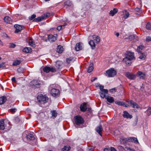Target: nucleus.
Returning a JSON list of instances; mask_svg holds the SVG:
<instances>
[{"label": "nucleus", "mask_w": 151, "mask_h": 151, "mask_svg": "<svg viewBox=\"0 0 151 151\" xmlns=\"http://www.w3.org/2000/svg\"><path fill=\"white\" fill-rule=\"evenodd\" d=\"M123 116L124 118L131 119L132 117V116L127 111H125L124 112Z\"/></svg>", "instance_id": "16"}, {"label": "nucleus", "mask_w": 151, "mask_h": 151, "mask_svg": "<svg viewBox=\"0 0 151 151\" xmlns=\"http://www.w3.org/2000/svg\"><path fill=\"white\" fill-rule=\"evenodd\" d=\"M36 17V15L35 14H33L31 17H29V19L30 20H33L34 19H35Z\"/></svg>", "instance_id": "48"}, {"label": "nucleus", "mask_w": 151, "mask_h": 151, "mask_svg": "<svg viewBox=\"0 0 151 151\" xmlns=\"http://www.w3.org/2000/svg\"><path fill=\"white\" fill-rule=\"evenodd\" d=\"M104 86L102 85H101L100 86H99V89H100L101 91V90H102L104 89Z\"/></svg>", "instance_id": "59"}, {"label": "nucleus", "mask_w": 151, "mask_h": 151, "mask_svg": "<svg viewBox=\"0 0 151 151\" xmlns=\"http://www.w3.org/2000/svg\"><path fill=\"white\" fill-rule=\"evenodd\" d=\"M17 110V109L15 108L11 109H10V111L12 113L15 112Z\"/></svg>", "instance_id": "57"}, {"label": "nucleus", "mask_w": 151, "mask_h": 151, "mask_svg": "<svg viewBox=\"0 0 151 151\" xmlns=\"http://www.w3.org/2000/svg\"><path fill=\"white\" fill-rule=\"evenodd\" d=\"M135 10L138 12H140L141 10L140 9L138 8H136L135 9Z\"/></svg>", "instance_id": "60"}, {"label": "nucleus", "mask_w": 151, "mask_h": 151, "mask_svg": "<svg viewBox=\"0 0 151 151\" xmlns=\"http://www.w3.org/2000/svg\"><path fill=\"white\" fill-rule=\"evenodd\" d=\"M23 51L24 52L28 53L31 52L32 51V49L30 47H25L23 49Z\"/></svg>", "instance_id": "33"}, {"label": "nucleus", "mask_w": 151, "mask_h": 151, "mask_svg": "<svg viewBox=\"0 0 151 151\" xmlns=\"http://www.w3.org/2000/svg\"><path fill=\"white\" fill-rule=\"evenodd\" d=\"M145 113L148 116H149L150 115L151 113V108L150 107H147V109L145 111Z\"/></svg>", "instance_id": "39"}, {"label": "nucleus", "mask_w": 151, "mask_h": 151, "mask_svg": "<svg viewBox=\"0 0 151 151\" xmlns=\"http://www.w3.org/2000/svg\"><path fill=\"white\" fill-rule=\"evenodd\" d=\"M126 56L124 58V60H126L127 59L129 60H135V58L134 56V53L131 52H127L126 53Z\"/></svg>", "instance_id": "4"}, {"label": "nucleus", "mask_w": 151, "mask_h": 151, "mask_svg": "<svg viewBox=\"0 0 151 151\" xmlns=\"http://www.w3.org/2000/svg\"><path fill=\"white\" fill-rule=\"evenodd\" d=\"M7 100L6 97L5 96H3L0 97V105H2L6 102Z\"/></svg>", "instance_id": "14"}, {"label": "nucleus", "mask_w": 151, "mask_h": 151, "mask_svg": "<svg viewBox=\"0 0 151 151\" xmlns=\"http://www.w3.org/2000/svg\"><path fill=\"white\" fill-rule=\"evenodd\" d=\"M126 76L127 78L130 80H134L136 78V76L129 73H127Z\"/></svg>", "instance_id": "9"}, {"label": "nucleus", "mask_w": 151, "mask_h": 151, "mask_svg": "<svg viewBox=\"0 0 151 151\" xmlns=\"http://www.w3.org/2000/svg\"><path fill=\"white\" fill-rule=\"evenodd\" d=\"M70 149V147L65 146L62 150V151H68Z\"/></svg>", "instance_id": "45"}, {"label": "nucleus", "mask_w": 151, "mask_h": 151, "mask_svg": "<svg viewBox=\"0 0 151 151\" xmlns=\"http://www.w3.org/2000/svg\"><path fill=\"white\" fill-rule=\"evenodd\" d=\"M45 19V15H42L41 16L35 18L32 21L33 22H40Z\"/></svg>", "instance_id": "13"}, {"label": "nucleus", "mask_w": 151, "mask_h": 151, "mask_svg": "<svg viewBox=\"0 0 151 151\" xmlns=\"http://www.w3.org/2000/svg\"><path fill=\"white\" fill-rule=\"evenodd\" d=\"M62 63L60 61H57L56 63L55 66L57 69H59L61 68V65Z\"/></svg>", "instance_id": "34"}, {"label": "nucleus", "mask_w": 151, "mask_h": 151, "mask_svg": "<svg viewBox=\"0 0 151 151\" xmlns=\"http://www.w3.org/2000/svg\"><path fill=\"white\" fill-rule=\"evenodd\" d=\"M146 41L149 42L151 41V37L150 36H147L146 38Z\"/></svg>", "instance_id": "55"}, {"label": "nucleus", "mask_w": 151, "mask_h": 151, "mask_svg": "<svg viewBox=\"0 0 151 151\" xmlns=\"http://www.w3.org/2000/svg\"><path fill=\"white\" fill-rule=\"evenodd\" d=\"M53 86V85H51L49 88L50 90L51 89L50 92L51 94H60V91L59 89L52 88Z\"/></svg>", "instance_id": "5"}, {"label": "nucleus", "mask_w": 151, "mask_h": 151, "mask_svg": "<svg viewBox=\"0 0 151 151\" xmlns=\"http://www.w3.org/2000/svg\"><path fill=\"white\" fill-rule=\"evenodd\" d=\"M43 15H45V19L51 15V14L49 13H47L45 14H44Z\"/></svg>", "instance_id": "53"}, {"label": "nucleus", "mask_w": 151, "mask_h": 151, "mask_svg": "<svg viewBox=\"0 0 151 151\" xmlns=\"http://www.w3.org/2000/svg\"><path fill=\"white\" fill-rule=\"evenodd\" d=\"M129 142H132L136 144L139 143L138 140L137 138L134 137H129Z\"/></svg>", "instance_id": "18"}, {"label": "nucleus", "mask_w": 151, "mask_h": 151, "mask_svg": "<svg viewBox=\"0 0 151 151\" xmlns=\"http://www.w3.org/2000/svg\"><path fill=\"white\" fill-rule=\"evenodd\" d=\"M15 46L16 45L13 43H9V47L10 48H14Z\"/></svg>", "instance_id": "50"}, {"label": "nucleus", "mask_w": 151, "mask_h": 151, "mask_svg": "<svg viewBox=\"0 0 151 151\" xmlns=\"http://www.w3.org/2000/svg\"><path fill=\"white\" fill-rule=\"evenodd\" d=\"M132 107L134 108H136L137 109H138L140 108L139 106L137 104V103L134 102V104L133 106H132Z\"/></svg>", "instance_id": "49"}, {"label": "nucleus", "mask_w": 151, "mask_h": 151, "mask_svg": "<svg viewBox=\"0 0 151 151\" xmlns=\"http://www.w3.org/2000/svg\"><path fill=\"white\" fill-rule=\"evenodd\" d=\"M39 103L41 104H44L48 102V98L46 95H38L37 97Z\"/></svg>", "instance_id": "1"}, {"label": "nucleus", "mask_w": 151, "mask_h": 151, "mask_svg": "<svg viewBox=\"0 0 151 151\" xmlns=\"http://www.w3.org/2000/svg\"><path fill=\"white\" fill-rule=\"evenodd\" d=\"M63 50V47L61 45H58L57 48V52L59 53H61Z\"/></svg>", "instance_id": "26"}, {"label": "nucleus", "mask_w": 151, "mask_h": 151, "mask_svg": "<svg viewBox=\"0 0 151 151\" xmlns=\"http://www.w3.org/2000/svg\"><path fill=\"white\" fill-rule=\"evenodd\" d=\"M137 37L135 35H131L129 36V39L132 40H133L134 39H135V37Z\"/></svg>", "instance_id": "52"}, {"label": "nucleus", "mask_w": 151, "mask_h": 151, "mask_svg": "<svg viewBox=\"0 0 151 151\" xmlns=\"http://www.w3.org/2000/svg\"><path fill=\"white\" fill-rule=\"evenodd\" d=\"M93 39L95 40L97 43H99L100 41V38L99 37L96 35L93 36Z\"/></svg>", "instance_id": "29"}, {"label": "nucleus", "mask_w": 151, "mask_h": 151, "mask_svg": "<svg viewBox=\"0 0 151 151\" xmlns=\"http://www.w3.org/2000/svg\"><path fill=\"white\" fill-rule=\"evenodd\" d=\"M93 69V65L92 64H90L88 68V73H91Z\"/></svg>", "instance_id": "37"}, {"label": "nucleus", "mask_w": 151, "mask_h": 151, "mask_svg": "<svg viewBox=\"0 0 151 151\" xmlns=\"http://www.w3.org/2000/svg\"><path fill=\"white\" fill-rule=\"evenodd\" d=\"M82 44L81 43H77L76 44L75 47V49L77 51H79L82 49Z\"/></svg>", "instance_id": "17"}, {"label": "nucleus", "mask_w": 151, "mask_h": 151, "mask_svg": "<svg viewBox=\"0 0 151 151\" xmlns=\"http://www.w3.org/2000/svg\"><path fill=\"white\" fill-rule=\"evenodd\" d=\"M96 131L100 135H101V134L103 131V128L101 125H99L97 126L96 128Z\"/></svg>", "instance_id": "11"}, {"label": "nucleus", "mask_w": 151, "mask_h": 151, "mask_svg": "<svg viewBox=\"0 0 151 151\" xmlns=\"http://www.w3.org/2000/svg\"><path fill=\"white\" fill-rule=\"evenodd\" d=\"M87 151H93L94 149L93 147H89L87 148Z\"/></svg>", "instance_id": "56"}, {"label": "nucleus", "mask_w": 151, "mask_h": 151, "mask_svg": "<svg viewBox=\"0 0 151 151\" xmlns=\"http://www.w3.org/2000/svg\"><path fill=\"white\" fill-rule=\"evenodd\" d=\"M29 40H31V42H29V44L32 46H34L35 45V42L33 41L32 39L31 38H29Z\"/></svg>", "instance_id": "44"}, {"label": "nucleus", "mask_w": 151, "mask_h": 151, "mask_svg": "<svg viewBox=\"0 0 151 151\" xmlns=\"http://www.w3.org/2000/svg\"><path fill=\"white\" fill-rule=\"evenodd\" d=\"M115 103L117 104L122 106H124V102L118 101H116Z\"/></svg>", "instance_id": "42"}, {"label": "nucleus", "mask_w": 151, "mask_h": 151, "mask_svg": "<svg viewBox=\"0 0 151 151\" xmlns=\"http://www.w3.org/2000/svg\"><path fill=\"white\" fill-rule=\"evenodd\" d=\"M119 91V88H114L109 90L110 92L111 93H114L115 92H118Z\"/></svg>", "instance_id": "32"}, {"label": "nucleus", "mask_w": 151, "mask_h": 151, "mask_svg": "<svg viewBox=\"0 0 151 151\" xmlns=\"http://www.w3.org/2000/svg\"><path fill=\"white\" fill-rule=\"evenodd\" d=\"M43 70L44 72L47 73L49 72L50 71L54 72H55L57 71L56 69L54 68H50L47 66H46L43 68Z\"/></svg>", "instance_id": "7"}, {"label": "nucleus", "mask_w": 151, "mask_h": 151, "mask_svg": "<svg viewBox=\"0 0 151 151\" xmlns=\"http://www.w3.org/2000/svg\"><path fill=\"white\" fill-rule=\"evenodd\" d=\"M80 108L82 111L83 112L85 111L87 109L86 103H84L82 104L80 106Z\"/></svg>", "instance_id": "20"}, {"label": "nucleus", "mask_w": 151, "mask_h": 151, "mask_svg": "<svg viewBox=\"0 0 151 151\" xmlns=\"http://www.w3.org/2000/svg\"><path fill=\"white\" fill-rule=\"evenodd\" d=\"M146 28L148 30L151 29V25L149 22L147 23L146 25Z\"/></svg>", "instance_id": "46"}, {"label": "nucleus", "mask_w": 151, "mask_h": 151, "mask_svg": "<svg viewBox=\"0 0 151 151\" xmlns=\"http://www.w3.org/2000/svg\"><path fill=\"white\" fill-rule=\"evenodd\" d=\"M24 70L23 68L20 67L17 69V71L19 73H22L23 71Z\"/></svg>", "instance_id": "51"}, {"label": "nucleus", "mask_w": 151, "mask_h": 151, "mask_svg": "<svg viewBox=\"0 0 151 151\" xmlns=\"http://www.w3.org/2000/svg\"><path fill=\"white\" fill-rule=\"evenodd\" d=\"M4 120V119L0 120V129L1 130H4L5 129Z\"/></svg>", "instance_id": "22"}, {"label": "nucleus", "mask_w": 151, "mask_h": 151, "mask_svg": "<svg viewBox=\"0 0 151 151\" xmlns=\"http://www.w3.org/2000/svg\"><path fill=\"white\" fill-rule=\"evenodd\" d=\"M101 91L103 93H107L108 92V90L106 89H103Z\"/></svg>", "instance_id": "54"}, {"label": "nucleus", "mask_w": 151, "mask_h": 151, "mask_svg": "<svg viewBox=\"0 0 151 151\" xmlns=\"http://www.w3.org/2000/svg\"><path fill=\"white\" fill-rule=\"evenodd\" d=\"M129 137L125 138L122 137L120 139V143L122 144H124L127 141L129 142Z\"/></svg>", "instance_id": "23"}, {"label": "nucleus", "mask_w": 151, "mask_h": 151, "mask_svg": "<svg viewBox=\"0 0 151 151\" xmlns=\"http://www.w3.org/2000/svg\"><path fill=\"white\" fill-rule=\"evenodd\" d=\"M14 27L16 29L15 31V33H18L22 30V27L21 25L15 24L14 25Z\"/></svg>", "instance_id": "12"}, {"label": "nucleus", "mask_w": 151, "mask_h": 151, "mask_svg": "<svg viewBox=\"0 0 151 151\" xmlns=\"http://www.w3.org/2000/svg\"><path fill=\"white\" fill-rule=\"evenodd\" d=\"M65 5L69 6H71L72 5V3L71 1L69 0H67L64 2Z\"/></svg>", "instance_id": "40"}, {"label": "nucleus", "mask_w": 151, "mask_h": 151, "mask_svg": "<svg viewBox=\"0 0 151 151\" xmlns=\"http://www.w3.org/2000/svg\"><path fill=\"white\" fill-rule=\"evenodd\" d=\"M51 113L52 114V117L53 118L56 117L57 116V113L55 110H53L51 111Z\"/></svg>", "instance_id": "35"}, {"label": "nucleus", "mask_w": 151, "mask_h": 151, "mask_svg": "<svg viewBox=\"0 0 151 151\" xmlns=\"http://www.w3.org/2000/svg\"><path fill=\"white\" fill-rule=\"evenodd\" d=\"M89 45L91 47L92 49H94L95 48V45L94 41L92 40H91L89 42Z\"/></svg>", "instance_id": "25"}, {"label": "nucleus", "mask_w": 151, "mask_h": 151, "mask_svg": "<svg viewBox=\"0 0 151 151\" xmlns=\"http://www.w3.org/2000/svg\"><path fill=\"white\" fill-rule=\"evenodd\" d=\"M62 27H63V25H61L58 26L57 27V29L58 30H60L61 29Z\"/></svg>", "instance_id": "58"}, {"label": "nucleus", "mask_w": 151, "mask_h": 151, "mask_svg": "<svg viewBox=\"0 0 151 151\" xmlns=\"http://www.w3.org/2000/svg\"><path fill=\"white\" fill-rule=\"evenodd\" d=\"M106 99L107 101L109 103H113L114 101L113 98L111 96L107 95L106 97Z\"/></svg>", "instance_id": "19"}, {"label": "nucleus", "mask_w": 151, "mask_h": 151, "mask_svg": "<svg viewBox=\"0 0 151 151\" xmlns=\"http://www.w3.org/2000/svg\"><path fill=\"white\" fill-rule=\"evenodd\" d=\"M75 123L77 125L83 124L84 120L83 118L80 116H76L74 117Z\"/></svg>", "instance_id": "3"}, {"label": "nucleus", "mask_w": 151, "mask_h": 151, "mask_svg": "<svg viewBox=\"0 0 151 151\" xmlns=\"http://www.w3.org/2000/svg\"><path fill=\"white\" fill-rule=\"evenodd\" d=\"M97 78L96 77H93L91 78V81L92 82H93L95 81V80L97 79Z\"/></svg>", "instance_id": "62"}, {"label": "nucleus", "mask_w": 151, "mask_h": 151, "mask_svg": "<svg viewBox=\"0 0 151 151\" xmlns=\"http://www.w3.org/2000/svg\"><path fill=\"white\" fill-rule=\"evenodd\" d=\"M30 85L33 88H39L40 86V84L36 80H33L30 82Z\"/></svg>", "instance_id": "6"}, {"label": "nucleus", "mask_w": 151, "mask_h": 151, "mask_svg": "<svg viewBox=\"0 0 151 151\" xmlns=\"http://www.w3.org/2000/svg\"><path fill=\"white\" fill-rule=\"evenodd\" d=\"M123 106L126 107H130L129 105L128 104H125V103L124 106Z\"/></svg>", "instance_id": "64"}, {"label": "nucleus", "mask_w": 151, "mask_h": 151, "mask_svg": "<svg viewBox=\"0 0 151 151\" xmlns=\"http://www.w3.org/2000/svg\"><path fill=\"white\" fill-rule=\"evenodd\" d=\"M118 12V9L116 8H114L113 10H112L110 12L109 14L111 16H113Z\"/></svg>", "instance_id": "28"}, {"label": "nucleus", "mask_w": 151, "mask_h": 151, "mask_svg": "<svg viewBox=\"0 0 151 151\" xmlns=\"http://www.w3.org/2000/svg\"><path fill=\"white\" fill-rule=\"evenodd\" d=\"M73 58L72 57H70L69 58H67L66 60V61L67 63H69L72 62V60Z\"/></svg>", "instance_id": "47"}, {"label": "nucleus", "mask_w": 151, "mask_h": 151, "mask_svg": "<svg viewBox=\"0 0 151 151\" xmlns=\"http://www.w3.org/2000/svg\"><path fill=\"white\" fill-rule=\"evenodd\" d=\"M123 17L125 19H126L129 17V13L126 10H125L123 11Z\"/></svg>", "instance_id": "24"}, {"label": "nucleus", "mask_w": 151, "mask_h": 151, "mask_svg": "<svg viewBox=\"0 0 151 151\" xmlns=\"http://www.w3.org/2000/svg\"><path fill=\"white\" fill-rule=\"evenodd\" d=\"M101 84L99 83H96L95 84V86L97 88L99 87V86H100Z\"/></svg>", "instance_id": "63"}, {"label": "nucleus", "mask_w": 151, "mask_h": 151, "mask_svg": "<svg viewBox=\"0 0 151 151\" xmlns=\"http://www.w3.org/2000/svg\"><path fill=\"white\" fill-rule=\"evenodd\" d=\"M27 139L31 140H34L35 139V137L32 134H31L27 135Z\"/></svg>", "instance_id": "27"}, {"label": "nucleus", "mask_w": 151, "mask_h": 151, "mask_svg": "<svg viewBox=\"0 0 151 151\" xmlns=\"http://www.w3.org/2000/svg\"><path fill=\"white\" fill-rule=\"evenodd\" d=\"M143 48V46H139L138 47L137 51L139 53L142 52V49Z\"/></svg>", "instance_id": "38"}, {"label": "nucleus", "mask_w": 151, "mask_h": 151, "mask_svg": "<svg viewBox=\"0 0 151 151\" xmlns=\"http://www.w3.org/2000/svg\"><path fill=\"white\" fill-rule=\"evenodd\" d=\"M126 101L129 105V106H131L132 107L134 103V102L132 100H128Z\"/></svg>", "instance_id": "41"}, {"label": "nucleus", "mask_w": 151, "mask_h": 151, "mask_svg": "<svg viewBox=\"0 0 151 151\" xmlns=\"http://www.w3.org/2000/svg\"><path fill=\"white\" fill-rule=\"evenodd\" d=\"M49 41L50 42H53L56 40L57 37L52 35H50L48 36Z\"/></svg>", "instance_id": "8"}, {"label": "nucleus", "mask_w": 151, "mask_h": 151, "mask_svg": "<svg viewBox=\"0 0 151 151\" xmlns=\"http://www.w3.org/2000/svg\"><path fill=\"white\" fill-rule=\"evenodd\" d=\"M138 121V118L137 117H136L135 118L134 121L133 122L132 125L133 126H136L137 124Z\"/></svg>", "instance_id": "43"}, {"label": "nucleus", "mask_w": 151, "mask_h": 151, "mask_svg": "<svg viewBox=\"0 0 151 151\" xmlns=\"http://www.w3.org/2000/svg\"><path fill=\"white\" fill-rule=\"evenodd\" d=\"M124 150L125 151H136L134 149H132L128 146L126 147L124 149Z\"/></svg>", "instance_id": "36"}, {"label": "nucleus", "mask_w": 151, "mask_h": 151, "mask_svg": "<svg viewBox=\"0 0 151 151\" xmlns=\"http://www.w3.org/2000/svg\"><path fill=\"white\" fill-rule=\"evenodd\" d=\"M137 76L140 79H143L145 78L146 75L145 73L139 71L137 73Z\"/></svg>", "instance_id": "10"}, {"label": "nucleus", "mask_w": 151, "mask_h": 151, "mask_svg": "<svg viewBox=\"0 0 151 151\" xmlns=\"http://www.w3.org/2000/svg\"><path fill=\"white\" fill-rule=\"evenodd\" d=\"M116 71L113 68H111L106 71V75L108 77H113L116 74Z\"/></svg>", "instance_id": "2"}, {"label": "nucleus", "mask_w": 151, "mask_h": 151, "mask_svg": "<svg viewBox=\"0 0 151 151\" xmlns=\"http://www.w3.org/2000/svg\"><path fill=\"white\" fill-rule=\"evenodd\" d=\"M110 150L111 151H117L116 149L113 147H111Z\"/></svg>", "instance_id": "61"}, {"label": "nucleus", "mask_w": 151, "mask_h": 151, "mask_svg": "<svg viewBox=\"0 0 151 151\" xmlns=\"http://www.w3.org/2000/svg\"><path fill=\"white\" fill-rule=\"evenodd\" d=\"M140 53V55L139 57V58L142 60H145L146 57V55L144 53H143L142 52H141Z\"/></svg>", "instance_id": "31"}, {"label": "nucleus", "mask_w": 151, "mask_h": 151, "mask_svg": "<svg viewBox=\"0 0 151 151\" xmlns=\"http://www.w3.org/2000/svg\"><path fill=\"white\" fill-rule=\"evenodd\" d=\"M132 60H129L127 59L126 60H124V58L123 59V61L126 63V64L127 65H129L132 63L131 62Z\"/></svg>", "instance_id": "30"}, {"label": "nucleus", "mask_w": 151, "mask_h": 151, "mask_svg": "<svg viewBox=\"0 0 151 151\" xmlns=\"http://www.w3.org/2000/svg\"><path fill=\"white\" fill-rule=\"evenodd\" d=\"M22 61V59L16 60L14 61L12 65L13 66H17L19 65Z\"/></svg>", "instance_id": "21"}, {"label": "nucleus", "mask_w": 151, "mask_h": 151, "mask_svg": "<svg viewBox=\"0 0 151 151\" xmlns=\"http://www.w3.org/2000/svg\"><path fill=\"white\" fill-rule=\"evenodd\" d=\"M4 20L5 22L6 23L9 24H12V20L11 18L8 16H6L4 18Z\"/></svg>", "instance_id": "15"}]
</instances>
